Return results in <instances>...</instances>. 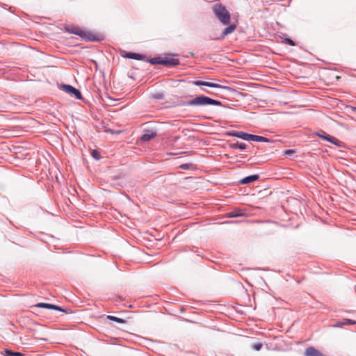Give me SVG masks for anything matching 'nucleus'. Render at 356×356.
<instances>
[{"mask_svg":"<svg viewBox=\"0 0 356 356\" xmlns=\"http://www.w3.org/2000/svg\"><path fill=\"white\" fill-rule=\"evenodd\" d=\"M212 10L217 19L224 25L229 24L231 15L226 7L221 3L215 4Z\"/></svg>","mask_w":356,"mask_h":356,"instance_id":"nucleus-1","label":"nucleus"},{"mask_svg":"<svg viewBox=\"0 0 356 356\" xmlns=\"http://www.w3.org/2000/svg\"><path fill=\"white\" fill-rule=\"evenodd\" d=\"M188 106H207V105H214V106H221L222 104L220 101L215 100L210 97L204 95L197 96L193 99L190 100L186 104Z\"/></svg>","mask_w":356,"mask_h":356,"instance_id":"nucleus-2","label":"nucleus"},{"mask_svg":"<svg viewBox=\"0 0 356 356\" xmlns=\"http://www.w3.org/2000/svg\"><path fill=\"white\" fill-rule=\"evenodd\" d=\"M87 41H96L100 40V35L90 31L82 29L79 35Z\"/></svg>","mask_w":356,"mask_h":356,"instance_id":"nucleus-3","label":"nucleus"},{"mask_svg":"<svg viewBox=\"0 0 356 356\" xmlns=\"http://www.w3.org/2000/svg\"><path fill=\"white\" fill-rule=\"evenodd\" d=\"M62 88L67 93L74 95L77 99L82 98L80 91L74 87L70 85H63Z\"/></svg>","mask_w":356,"mask_h":356,"instance_id":"nucleus-4","label":"nucleus"},{"mask_svg":"<svg viewBox=\"0 0 356 356\" xmlns=\"http://www.w3.org/2000/svg\"><path fill=\"white\" fill-rule=\"evenodd\" d=\"M191 83L195 86H207L210 88H222L223 87L219 84L213 83V82H209V81H191Z\"/></svg>","mask_w":356,"mask_h":356,"instance_id":"nucleus-5","label":"nucleus"},{"mask_svg":"<svg viewBox=\"0 0 356 356\" xmlns=\"http://www.w3.org/2000/svg\"><path fill=\"white\" fill-rule=\"evenodd\" d=\"M33 307H38V308H44V309H55L58 311L63 312V309H62L60 307H58L55 305L49 304V303H38L35 305L33 306Z\"/></svg>","mask_w":356,"mask_h":356,"instance_id":"nucleus-6","label":"nucleus"},{"mask_svg":"<svg viewBox=\"0 0 356 356\" xmlns=\"http://www.w3.org/2000/svg\"><path fill=\"white\" fill-rule=\"evenodd\" d=\"M179 64V61L177 58H174L172 57H165L162 58V65L170 67V66H175Z\"/></svg>","mask_w":356,"mask_h":356,"instance_id":"nucleus-7","label":"nucleus"},{"mask_svg":"<svg viewBox=\"0 0 356 356\" xmlns=\"http://www.w3.org/2000/svg\"><path fill=\"white\" fill-rule=\"evenodd\" d=\"M305 356H325L318 350L313 346H309L305 349Z\"/></svg>","mask_w":356,"mask_h":356,"instance_id":"nucleus-8","label":"nucleus"},{"mask_svg":"<svg viewBox=\"0 0 356 356\" xmlns=\"http://www.w3.org/2000/svg\"><path fill=\"white\" fill-rule=\"evenodd\" d=\"M65 30L66 32L69 33H72L76 35H80V33H81L82 29H81L79 26H68L65 27Z\"/></svg>","mask_w":356,"mask_h":356,"instance_id":"nucleus-9","label":"nucleus"},{"mask_svg":"<svg viewBox=\"0 0 356 356\" xmlns=\"http://www.w3.org/2000/svg\"><path fill=\"white\" fill-rule=\"evenodd\" d=\"M258 179H259V175H250V176L246 177L243 178V179H241L240 181V183L241 184H247L253 182V181L257 180Z\"/></svg>","mask_w":356,"mask_h":356,"instance_id":"nucleus-10","label":"nucleus"},{"mask_svg":"<svg viewBox=\"0 0 356 356\" xmlns=\"http://www.w3.org/2000/svg\"><path fill=\"white\" fill-rule=\"evenodd\" d=\"M236 29V24H230L229 26L225 28L224 29V31H222V35H221L222 38H224L226 35L232 33L233 31H235Z\"/></svg>","mask_w":356,"mask_h":356,"instance_id":"nucleus-11","label":"nucleus"},{"mask_svg":"<svg viewBox=\"0 0 356 356\" xmlns=\"http://www.w3.org/2000/svg\"><path fill=\"white\" fill-rule=\"evenodd\" d=\"M156 134L155 132H149L145 133L141 136V140L143 141H149V140L156 137Z\"/></svg>","mask_w":356,"mask_h":356,"instance_id":"nucleus-12","label":"nucleus"},{"mask_svg":"<svg viewBox=\"0 0 356 356\" xmlns=\"http://www.w3.org/2000/svg\"><path fill=\"white\" fill-rule=\"evenodd\" d=\"M251 140L256 141V142H268L269 139H268L267 138L263 137V136L252 134Z\"/></svg>","mask_w":356,"mask_h":356,"instance_id":"nucleus-13","label":"nucleus"},{"mask_svg":"<svg viewBox=\"0 0 356 356\" xmlns=\"http://www.w3.org/2000/svg\"><path fill=\"white\" fill-rule=\"evenodd\" d=\"M238 138L245 140H251L252 134L243 131H240Z\"/></svg>","mask_w":356,"mask_h":356,"instance_id":"nucleus-14","label":"nucleus"},{"mask_svg":"<svg viewBox=\"0 0 356 356\" xmlns=\"http://www.w3.org/2000/svg\"><path fill=\"white\" fill-rule=\"evenodd\" d=\"M326 140L330 141V143L339 146L340 145V141L337 140L336 138L332 137L330 135H326Z\"/></svg>","mask_w":356,"mask_h":356,"instance_id":"nucleus-15","label":"nucleus"},{"mask_svg":"<svg viewBox=\"0 0 356 356\" xmlns=\"http://www.w3.org/2000/svg\"><path fill=\"white\" fill-rule=\"evenodd\" d=\"M106 318L108 319H109V320L115 321L116 323H120V324H124L126 322L125 320H124L122 318H118V317H115V316H111V315H108L106 316Z\"/></svg>","mask_w":356,"mask_h":356,"instance_id":"nucleus-16","label":"nucleus"},{"mask_svg":"<svg viewBox=\"0 0 356 356\" xmlns=\"http://www.w3.org/2000/svg\"><path fill=\"white\" fill-rule=\"evenodd\" d=\"M230 147L233 149H244L246 148V145L244 143H234L231 144Z\"/></svg>","mask_w":356,"mask_h":356,"instance_id":"nucleus-17","label":"nucleus"},{"mask_svg":"<svg viewBox=\"0 0 356 356\" xmlns=\"http://www.w3.org/2000/svg\"><path fill=\"white\" fill-rule=\"evenodd\" d=\"M127 57L129 58H133V59H136V60H141L142 58L143 57V56L138 54H136V53H129L127 54Z\"/></svg>","mask_w":356,"mask_h":356,"instance_id":"nucleus-18","label":"nucleus"},{"mask_svg":"<svg viewBox=\"0 0 356 356\" xmlns=\"http://www.w3.org/2000/svg\"><path fill=\"white\" fill-rule=\"evenodd\" d=\"M5 355L6 356H23V354L19 352H13L9 350H5Z\"/></svg>","mask_w":356,"mask_h":356,"instance_id":"nucleus-19","label":"nucleus"},{"mask_svg":"<svg viewBox=\"0 0 356 356\" xmlns=\"http://www.w3.org/2000/svg\"><path fill=\"white\" fill-rule=\"evenodd\" d=\"M243 216V213L239 210H235L229 213V217H238Z\"/></svg>","mask_w":356,"mask_h":356,"instance_id":"nucleus-20","label":"nucleus"},{"mask_svg":"<svg viewBox=\"0 0 356 356\" xmlns=\"http://www.w3.org/2000/svg\"><path fill=\"white\" fill-rule=\"evenodd\" d=\"M149 62L154 65H156V64L162 65V58H160V57L154 58H152Z\"/></svg>","mask_w":356,"mask_h":356,"instance_id":"nucleus-21","label":"nucleus"},{"mask_svg":"<svg viewBox=\"0 0 356 356\" xmlns=\"http://www.w3.org/2000/svg\"><path fill=\"white\" fill-rule=\"evenodd\" d=\"M239 132L240 131H227L226 133V135L230 136H235V137L238 138L239 137Z\"/></svg>","mask_w":356,"mask_h":356,"instance_id":"nucleus-22","label":"nucleus"},{"mask_svg":"<svg viewBox=\"0 0 356 356\" xmlns=\"http://www.w3.org/2000/svg\"><path fill=\"white\" fill-rule=\"evenodd\" d=\"M92 155L97 160L99 159L100 158L99 153L97 150H93L92 152Z\"/></svg>","mask_w":356,"mask_h":356,"instance_id":"nucleus-23","label":"nucleus"},{"mask_svg":"<svg viewBox=\"0 0 356 356\" xmlns=\"http://www.w3.org/2000/svg\"><path fill=\"white\" fill-rule=\"evenodd\" d=\"M355 323V321L350 319H344V322L343 323V325H353Z\"/></svg>","mask_w":356,"mask_h":356,"instance_id":"nucleus-24","label":"nucleus"},{"mask_svg":"<svg viewBox=\"0 0 356 356\" xmlns=\"http://www.w3.org/2000/svg\"><path fill=\"white\" fill-rule=\"evenodd\" d=\"M262 348V344L261 343H256L253 346L254 350L259 351Z\"/></svg>","mask_w":356,"mask_h":356,"instance_id":"nucleus-25","label":"nucleus"},{"mask_svg":"<svg viewBox=\"0 0 356 356\" xmlns=\"http://www.w3.org/2000/svg\"><path fill=\"white\" fill-rule=\"evenodd\" d=\"M284 42V43L288 44L291 45V46H294L295 45L294 42L292 40L289 39V38L285 39Z\"/></svg>","mask_w":356,"mask_h":356,"instance_id":"nucleus-26","label":"nucleus"},{"mask_svg":"<svg viewBox=\"0 0 356 356\" xmlns=\"http://www.w3.org/2000/svg\"><path fill=\"white\" fill-rule=\"evenodd\" d=\"M295 153V151L293 149H286L284 152V154L285 155H291Z\"/></svg>","mask_w":356,"mask_h":356,"instance_id":"nucleus-27","label":"nucleus"},{"mask_svg":"<svg viewBox=\"0 0 356 356\" xmlns=\"http://www.w3.org/2000/svg\"><path fill=\"white\" fill-rule=\"evenodd\" d=\"M191 166V164H188V163H185V164H181L179 168H181V169H188Z\"/></svg>","mask_w":356,"mask_h":356,"instance_id":"nucleus-28","label":"nucleus"},{"mask_svg":"<svg viewBox=\"0 0 356 356\" xmlns=\"http://www.w3.org/2000/svg\"><path fill=\"white\" fill-rule=\"evenodd\" d=\"M350 112L356 118V107H350Z\"/></svg>","mask_w":356,"mask_h":356,"instance_id":"nucleus-29","label":"nucleus"},{"mask_svg":"<svg viewBox=\"0 0 356 356\" xmlns=\"http://www.w3.org/2000/svg\"><path fill=\"white\" fill-rule=\"evenodd\" d=\"M319 136L323 139H326V135H319Z\"/></svg>","mask_w":356,"mask_h":356,"instance_id":"nucleus-30","label":"nucleus"},{"mask_svg":"<svg viewBox=\"0 0 356 356\" xmlns=\"http://www.w3.org/2000/svg\"><path fill=\"white\" fill-rule=\"evenodd\" d=\"M319 136L323 139H326V135H319Z\"/></svg>","mask_w":356,"mask_h":356,"instance_id":"nucleus-31","label":"nucleus"}]
</instances>
